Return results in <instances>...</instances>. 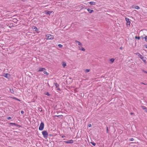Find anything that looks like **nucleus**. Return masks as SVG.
<instances>
[{"mask_svg":"<svg viewBox=\"0 0 147 147\" xmlns=\"http://www.w3.org/2000/svg\"><path fill=\"white\" fill-rule=\"evenodd\" d=\"M3 76L7 78H9V76H10V75H9V74H5V73H4V74H3Z\"/></svg>","mask_w":147,"mask_h":147,"instance_id":"obj_8","label":"nucleus"},{"mask_svg":"<svg viewBox=\"0 0 147 147\" xmlns=\"http://www.w3.org/2000/svg\"><path fill=\"white\" fill-rule=\"evenodd\" d=\"M107 133H108V127H107Z\"/></svg>","mask_w":147,"mask_h":147,"instance_id":"obj_33","label":"nucleus"},{"mask_svg":"<svg viewBox=\"0 0 147 147\" xmlns=\"http://www.w3.org/2000/svg\"><path fill=\"white\" fill-rule=\"evenodd\" d=\"M55 85L56 87V88H57L59 86V85L57 83H55Z\"/></svg>","mask_w":147,"mask_h":147,"instance_id":"obj_17","label":"nucleus"},{"mask_svg":"<svg viewBox=\"0 0 147 147\" xmlns=\"http://www.w3.org/2000/svg\"><path fill=\"white\" fill-rule=\"evenodd\" d=\"M11 119V117H7V119L8 120H9Z\"/></svg>","mask_w":147,"mask_h":147,"instance_id":"obj_30","label":"nucleus"},{"mask_svg":"<svg viewBox=\"0 0 147 147\" xmlns=\"http://www.w3.org/2000/svg\"><path fill=\"white\" fill-rule=\"evenodd\" d=\"M134 7L135 9H139L140 8V7L138 6L135 7Z\"/></svg>","mask_w":147,"mask_h":147,"instance_id":"obj_20","label":"nucleus"},{"mask_svg":"<svg viewBox=\"0 0 147 147\" xmlns=\"http://www.w3.org/2000/svg\"><path fill=\"white\" fill-rule=\"evenodd\" d=\"M10 92L13 94H14V91L13 89L12 88H10Z\"/></svg>","mask_w":147,"mask_h":147,"instance_id":"obj_16","label":"nucleus"},{"mask_svg":"<svg viewBox=\"0 0 147 147\" xmlns=\"http://www.w3.org/2000/svg\"><path fill=\"white\" fill-rule=\"evenodd\" d=\"M52 12V11H45V13L46 14H48L49 15H50Z\"/></svg>","mask_w":147,"mask_h":147,"instance_id":"obj_10","label":"nucleus"},{"mask_svg":"<svg viewBox=\"0 0 147 147\" xmlns=\"http://www.w3.org/2000/svg\"><path fill=\"white\" fill-rule=\"evenodd\" d=\"M114 61V59H110V61L112 63H113Z\"/></svg>","mask_w":147,"mask_h":147,"instance_id":"obj_25","label":"nucleus"},{"mask_svg":"<svg viewBox=\"0 0 147 147\" xmlns=\"http://www.w3.org/2000/svg\"><path fill=\"white\" fill-rule=\"evenodd\" d=\"M45 94L46 95H47L48 96H50V94L48 92H46V93Z\"/></svg>","mask_w":147,"mask_h":147,"instance_id":"obj_24","label":"nucleus"},{"mask_svg":"<svg viewBox=\"0 0 147 147\" xmlns=\"http://www.w3.org/2000/svg\"><path fill=\"white\" fill-rule=\"evenodd\" d=\"M89 3L91 5H96V2L94 1H91L89 2Z\"/></svg>","mask_w":147,"mask_h":147,"instance_id":"obj_13","label":"nucleus"},{"mask_svg":"<svg viewBox=\"0 0 147 147\" xmlns=\"http://www.w3.org/2000/svg\"><path fill=\"white\" fill-rule=\"evenodd\" d=\"M38 71H43L44 74H46L47 75H49V73L46 71V69L44 68H39V70Z\"/></svg>","mask_w":147,"mask_h":147,"instance_id":"obj_2","label":"nucleus"},{"mask_svg":"<svg viewBox=\"0 0 147 147\" xmlns=\"http://www.w3.org/2000/svg\"><path fill=\"white\" fill-rule=\"evenodd\" d=\"M33 29L34 31H37L38 30V28H37L36 27H34Z\"/></svg>","mask_w":147,"mask_h":147,"instance_id":"obj_18","label":"nucleus"},{"mask_svg":"<svg viewBox=\"0 0 147 147\" xmlns=\"http://www.w3.org/2000/svg\"><path fill=\"white\" fill-rule=\"evenodd\" d=\"M22 1H24L25 0H22Z\"/></svg>","mask_w":147,"mask_h":147,"instance_id":"obj_43","label":"nucleus"},{"mask_svg":"<svg viewBox=\"0 0 147 147\" xmlns=\"http://www.w3.org/2000/svg\"><path fill=\"white\" fill-rule=\"evenodd\" d=\"M42 132L44 137L45 139L47 138L48 136V134L47 131L44 130L42 131Z\"/></svg>","mask_w":147,"mask_h":147,"instance_id":"obj_3","label":"nucleus"},{"mask_svg":"<svg viewBox=\"0 0 147 147\" xmlns=\"http://www.w3.org/2000/svg\"><path fill=\"white\" fill-rule=\"evenodd\" d=\"M78 44V45L79 46H82V44L79 41H78L77 40L75 41Z\"/></svg>","mask_w":147,"mask_h":147,"instance_id":"obj_12","label":"nucleus"},{"mask_svg":"<svg viewBox=\"0 0 147 147\" xmlns=\"http://www.w3.org/2000/svg\"><path fill=\"white\" fill-rule=\"evenodd\" d=\"M64 137H65V136H61V137H62V138H64Z\"/></svg>","mask_w":147,"mask_h":147,"instance_id":"obj_40","label":"nucleus"},{"mask_svg":"<svg viewBox=\"0 0 147 147\" xmlns=\"http://www.w3.org/2000/svg\"><path fill=\"white\" fill-rule=\"evenodd\" d=\"M90 143L94 146H95L96 145V144L94 142H91Z\"/></svg>","mask_w":147,"mask_h":147,"instance_id":"obj_19","label":"nucleus"},{"mask_svg":"<svg viewBox=\"0 0 147 147\" xmlns=\"http://www.w3.org/2000/svg\"><path fill=\"white\" fill-rule=\"evenodd\" d=\"M21 113L22 114H24V112L23 111H21Z\"/></svg>","mask_w":147,"mask_h":147,"instance_id":"obj_32","label":"nucleus"},{"mask_svg":"<svg viewBox=\"0 0 147 147\" xmlns=\"http://www.w3.org/2000/svg\"><path fill=\"white\" fill-rule=\"evenodd\" d=\"M11 124H13V125H15V123H11Z\"/></svg>","mask_w":147,"mask_h":147,"instance_id":"obj_42","label":"nucleus"},{"mask_svg":"<svg viewBox=\"0 0 147 147\" xmlns=\"http://www.w3.org/2000/svg\"><path fill=\"white\" fill-rule=\"evenodd\" d=\"M130 114H131V115H132V114H133V113H130Z\"/></svg>","mask_w":147,"mask_h":147,"instance_id":"obj_41","label":"nucleus"},{"mask_svg":"<svg viewBox=\"0 0 147 147\" xmlns=\"http://www.w3.org/2000/svg\"><path fill=\"white\" fill-rule=\"evenodd\" d=\"M88 127H91V124H89L88 125Z\"/></svg>","mask_w":147,"mask_h":147,"instance_id":"obj_35","label":"nucleus"},{"mask_svg":"<svg viewBox=\"0 0 147 147\" xmlns=\"http://www.w3.org/2000/svg\"><path fill=\"white\" fill-rule=\"evenodd\" d=\"M142 71H143V72H144V73L147 74V71H145V70H142Z\"/></svg>","mask_w":147,"mask_h":147,"instance_id":"obj_31","label":"nucleus"},{"mask_svg":"<svg viewBox=\"0 0 147 147\" xmlns=\"http://www.w3.org/2000/svg\"><path fill=\"white\" fill-rule=\"evenodd\" d=\"M57 88V90H60V89L58 87Z\"/></svg>","mask_w":147,"mask_h":147,"instance_id":"obj_34","label":"nucleus"},{"mask_svg":"<svg viewBox=\"0 0 147 147\" xmlns=\"http://www.w3.org/2000/svg\"><path fill=\"white\" fill-rule=\"evenodd\" d=\"M58 46L59 47V48H61L63 47V45H61V44H59L58 45Z\"/></svg>","mask_w":147,"mask_h":147,"instance_id":"obj_21","label":"nucleus"},{"mask_svg":"<svg viewBox=\"0 0 147 147\" xmlns=\"http://www.w3.org/2000/svg\"><path fill=\"white\" fill-rule=\"evenodd\" d=\"M54 117H58L59 118H60V117H63V115H55L54 116Z\"/></svg>","mask_w":147,"mask_h":147,"instance_id":"obj_23","label":"nucleus"},{"mask_svg":"<svg viewBox=\"0 0 147 147\" xmlns=\"http://www.w3.org/2000/svg\"><path fill=\"white\" fill-rule=\"evenodd\" d=\"M135 38L136 39H140V37H137V36H136L135 37Z\"/></svg>","mask_w":147,"mask_h":147,"instance_id":"obj_28","label":"nucleus"},{"mask_svg":"<svg viewBox=\"0 0 147 147\" xmlns=\"http://www.w3.org/2000/svg\"><path fill=\"white\" fill-rule=\"evenodd\" d=\"M136 54L140 58H141L144 63H146V60L145 57H144L143 56H142L138 53H136Z\"/></svg>","mask_w":147,"mask_h":147,"instance_id":"obj_1","label":"nucleus"},{"mask_svg":"<svg viewBox=\"0 0 147 147\" xmlns=\"http://www.w3.org/2000/svg\"><path fill=\"white\" fill-rule=\"evenodd\" d=\"M144 46H145V47L146 48H147V45H144Z\"/></svg>","mask_w":147,"mask_h":147,"instance_id":"obj_36","label":"nucleus"},{"mask_svg":"<svg viewBox=\"0 0 147 147\" xmlns=\"http://www.w3.org/2000/svg\"><path fill=\"white\" fill-rule=\"evenodd\" d=\"M122 49H123V48H122V47H120V49H121V50H122Z\"/></svg>","mask_w":147,"mask_h":147,"instance_id":"obj_39","label":"nucleus"},{"mask_svg":"<svg viewBox=\"0 0 147 147\" xmlns=\"http://www.w3.org/2000/svg\"><path fill=\"white\" fill-rule=\"evenodd\" d=\"M141 38H142V39L143 40L144 39V38L142 36H141Z\"/></svg>","mask_w":147,"mask_h":147,"instance_id":"obj_37","label":"nucleus"},{"mask_svg":"<svg viewBox=\"0 0 147 147\" xmlns=\"http://www.w3.org/2000/svg\"><path fill=\"white\" fill-rule=\"evenodd\" d=\"M14 98V99H15V100H17L19 101H20V100L19 99H18V98H16V97H14V98Z\"/></svg>","mask_w":147,"mask_h":147,"instance_id":"obj_26","label":"nucleus"},{"mask_svg":"<svg viewBox=\"0 0 147 147\" xmlns=\"http://www.w3.org/2000/svg\"><path fill=\"white\" fill-rule=\"evenodd\" d=\"M44 124L43 122H41V123H40V126H39V129L40 131L42 130L43 129V128L44 127Z\"/></svg>","mask_w":147,"mask_h":147,"instance_id":"obj_5","label":"nucleus"},{"mask_svg":"<svg viewBox=\"0 0 147 147\" xmlns=\"http://www.w3.org/2000/svg\"><path fill=\"white\" fill-rule=\"evenodd\" d=\"M141 107L144 110V111L146 112H147V108L144 106H141Z\"/></svg>","mask_w":147,"mask_h":147,"instance_id":"obj_11","label":"nucleus"},{"mask_svg":"<svg viewBox=\"0 0 147 147\" xmlns=\"http://www.w3.org/2000/svg\"><path fill=\"white\" fill-rule=\"evenodd\" d=\"M62 66L63 67H64L66 65V63L65 62H62Z\"/></svg>","mask_w":147,"mask_h":147,"instance_id":"obj_14","label":"nucleus"},{"mask_svg":"<svg viewBox=\"0 0 147 147\" xmlns=\"http://www.w3.org/2000/svg\"><path fill=\"white\" fill-rule=\"evenodd\" d=\"M144 39L145 40V41L146 42H147V36H146L144 37Z\"/></svg>","mask_w":147,"mask_h":147,"instance_id":"obj_27","label":"nucleus"},{"mask_svg":"<svg viewBox=\"0 0 147 147\" xmlns=\"http://www.w3.org/2000/svg\"><path fill=\"white\" fill-rule=\"evenodd\" d=\"M90 71V69H86L85 70V72L86 73H88Z\"/></svg>","mask_w":147,"mask_h":147,"instance_id":"obj_22","label":"nucleus"},{"mask_svg":"<svg viewBox=\"0 0 147 147\" xmlns=\"http://www.w3.org/2000/svg\"><path fill=\"white\" fill-rule=\"evenodd\" d=\"M46 37L48 39L52 40L54 38L53 36L50 34L46 35Z\"/></svg>","mask_w":147,"mask_h":147,"instance_id":"obj_4","label":"nucleus"},{"mask_svg":"<svg viewBox=\"0 0 147 147\" xmlns=\"http://www.w3.org/2000/svg\"><path fill=\"white\" fill-rule=\"evenodd\" d=\"M125 20L126 22V24L127 25H129L130 24V22L129 21V19L127 18H125Z\"/></svg>","mask_w":147,"mask_h":147,"instance_id":"obj_6","label":"nucleus"},{"mask_svg":"<svg viewBox=\"0 0 147 147\" xmlns=\"http://www.w3.org/2000/svg\"><path fill=\"white\" fill-rule=\"evenodd\" d=\"M78 49L79 50L82 51H85V49L81 46L79 47H78Z\"/></svg>","mask_w":147,"mask_h":147,"instance_id":"obj_9","label":"nucleus"},{"mask_svg":"<svg viewBox=\"0 0 147 147\" xmlns=\"http://www.w3.org/2000/svg\"><path fill=\"white\" fill-rule=\"evenodd\" d=\"M87 10L88 11V12L90 13H92L93 11L92 10H91L89 9H88Z\"/></svg>","mask_w":147,"mask_h":147,"instance_id":"obj_15","label":"nucleus"},{"mask_svg":"<svg viewBox=\"0 0 147 147\" xmlns=\"http://www.w3.org/2000/svg\"><path fill=\"white\" fill-rule=\"evenodd\" d=\"M64 142L66 144H72L74 142V141L72 140H71L66 141H64Z\"/></svg>","mask_w":147,"mask_h":147,"instance_id":"obj_7","label":"nucleus"},{"mask_svg":"<svg viewBox=\"0 0 147 147\" xmlns=\"http://www.w3.org/2000/svg\"><path fill=\"white\" fill-rule=\"evenodd\" d=\"M141 84H144V85H146V84L143 83H142V82H141L140 83Z\"/></svg>","mask_w":147,"mask_h":147,"instance_id":"obj_38","label":"nucleus"},{"mask_svg":"<svg viewBox=\"0 0 147 147\" xmlns=\"http://www.w3.org/2000/svg\"><path fill=\"white\" fill-rule=\"evenodd\" d=\"M129 140L130 141H133L134 140V139L133 138H130Z\"/></svg>","mask_w":147,"mask_h":147,"instance_id":"obj_29","label":"nucleus"}]
</instances>
